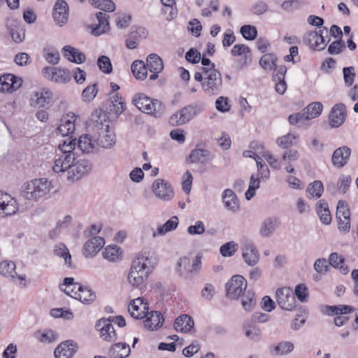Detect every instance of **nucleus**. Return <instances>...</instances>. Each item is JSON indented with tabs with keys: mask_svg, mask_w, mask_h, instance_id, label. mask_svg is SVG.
Returning a JSON list of instances; mask_svg holds the SVG:
<instances>
[{
	"mask_svg": "<svg viewBox=\"0 0 358 358\" xmlns=\"http://www.w3.org/2000/svg\"><path fill=\"white\" fill-rule=\"evenodd\" d=\"M323 109V106L320 102H313L304 108L305 113L307 114L306 119H313L318 117Z\"/></svg>",
	"mask_w": 358,
	"mask_h": 358,
	"instance_id": "46",
	"label": "nucleus"
},
{
	"mask_svg": "<svg viewBox=\"0 0 358 358\" xmlns=\"http://www.w3.org/2000/svg\"><path fill=\"white\" fill-rule=\"evenodd\" d=\"M91 167L90 162L86 159H80L73 162L70 170L68 171V180H78L91 170Z\"/></svg>",
	"mask_w": 358,
	"mask_h": 358,
	"instance_id": "10",
	"label": "nucleus"
},
{
	"mask_svg": "<svg viewBox=\"0 0 358 358\" xmlns=\"http://www.w3.org/2000/svg\"><path fill=\"white\" fill-rule=\"evenodd\" d=\"M222 201L224 206L229 210L236 212L239 209L237 196L234 192L230 189H226L222 193Z\"/></svg>",
	"mask_w": 358,
	"mask_h": 358,
	"instance_id": "32",
	"label": "nucleus"
},
{
	"mask_svg": "<svg viewBox=\"0 0 358 358\" xmlns=\"http://www.w3.org/2000/svg\"><path fill=\"white\" fill-rule=\"evenodd\" d=\"M6 28L13 40L17 43L22 42L25 38V29L23 26L15 19H8L6 22Z\"/></svg>",
	"mask_w": 358,
	"mask_h": 358,
	"instance_id": "21",
	"label": "nucleus"
},
{
	"mask_svg": "<svg viewBox=\"0 0 358 358\" xmlns=\"http://www.w3.org/2000/svg\"><path fill=\"white\" fill-rule=\"evenodd\" d=\"M52 100V92L45 89L33 93L31 97V106L34 107H48Z\"/></svg>",
	"mask_w": 358,
	"mask_h": 358,
	"instance_id": "20",
	"label": "nucleus"
},
{
	"mask_svg": "<svg viewBox=\"0 0 358 358\" xmlns=\"http://www.w3.org/2000/svg\"><path fill=\"white\" fill-rule=\"evenodd\" d=\"M97 65L99 69L104 73H110L113 70L110 59L105 55L100 56L98 58Z\"/></svg>",
	"mask_w": 358,
	"mask_h": 358,
	"instance_id": "58",
	"label": "nucleus"
},
{
	"mask_svg": "<svg viewBox=\"0 0 358 358\" xmlns=\"http://www.w3.org/2000/svg\"><path fill=\"white\" fill-rule=\"evenodd\" d=\"M75 299H78L84 303H90L96 299V294L87 287L82 285V289L76 294L75 292Z\"/></svg>",
	"mask_w": 358,
	"mask_h": 358,
	"instance_id": "43",
	"label": "nucleus"
},
{
	"mask_svg": "<svg viewBox=\"0 0 358 358\" xmlns=\"http://www.w3.org/2000/svg\"><path fill=\"white\" fill-rule=\"evenodd\" d=\"M210 73L208 77L204 78V81L201 83L202 88L208 95H217L222 88V75L217 70H213Z\"/></svg>",
	"mask_w": 358,
	"mask_h": 358,
	"instance_id": "5",
	"label": "nucleus"
},
{
	"mask_svg": "<svg viewBox=\"0 0 358 358\" xmlns=\"http://www.w3.org/2000/svg\"><path fill=\"white\" fill-rule=\"evenodd\" d=\"M145 317L146 319L144 321V325L150 330L153 331L162 325L164 318L159 311L146 312Z\"/></svg>",
	"mask_w": 358,
	"mask_h": 358,
	"instance_id": "28",
	"label": "nucleus"
},
{
	"mask_svg": "<svg viewBox=\"0 0 358 358\" xmlns=\"http://www.w3.org/2000/svg\"><path fill=\"white\" fill-rule=\"evenodd\" d=\"M78 348V344L73 340H66L59 344L55 349V358H71Z\"/></svg>",
	"mask_w": 358,
	"mask_h": 358,
	"instance_id": "12",
	"label": "nucleus"
},
{
	"mask_svg": "<svg viewBox=\"0 0 358 358\" xmlns=\"http://www.w3.org/2000/svg\"><path fill=\"white\" fill-rule=\"evenodd\" d=\"M76 117L74 113H69L61 120V123L57 127V132L62 136H73L75 131V120Z\"/></svg>",
	"mask_w": 358,
	"mask_h": 358,
	"instance_id": "17",
	"label": "nucleus"
},
{
	"mask_svg": "<svg viewBox=\"0 0 358 358\" xmlns=\"http://www.w3.org/2000/svg\"><path fill=\"white\" fill-rule=\"evenodd\" d=\"M277 57L273 54H266L263 55L259 64L265 69H273L276 66Z\"/></svg>",
	"mask_w": 358,
	"mask_h": 358,
	"instance_id": "53",
	"label": "nucleus"
},
{
	"mask_svg": "<svg viewBox=\"0 0 358 358\" xmlns=\"http://www.w3.org/2000/svg\"><path fill=\"white\" fill-rule=\"evenodd\" d=\"M316 210L320 221L324 224H329L331 222V215L327 203L323 199L319 201Z\"/></svg>",
	"mask_w": 358,
	"mask_h": 358,
	"instance_id": "37",
	"label": "nucleus"
},
{
	"mask_svg": "<svg viewBox=\"0 0 358 358\" xmlns=\"http://www.w3.org/2000/svg\"><path fill=\"white\" fill-rule=\"evenodd\" d=\"M54 254L56 256L62 257L64 259L65 264L68 267L72 268L71 255L69 249L63 243L57 244L55 246Z\"/></svg>",
	"mask_w": 358,
	"mask_h": 358,
	"instance_id": "41",
	"label": "nucleus"
},
{
	"mask_svg": "<svg viewBox=\"0 0 358 358\" xmlns=\"http://www.w3.org/2000/svg\"><path fill=\"white\" fill-rule=\"evenodd\" d=\"M296 138V136L292 133H288L276 140L278 145L283 149L288 148L293 144V141Z\"/></svg>",
	"mask_w": 358,
	"mask_h": 358,
	"instance_id": "59",
	"label": "nucleus"
},
{
	"mask_svg": "<svg viewBox=\"0 0 358 358\" xmlns=\"http://www.w3.org/2000/svg\"><path fill=\"white\" fill-rule=\"evenodd\" d=\"M97 136L96 137V142L97 147L103 148H110L115 143V134L109 131V127L106 125L105 127L103 126L98 129Z\"/></svg>",
	"mask_w": 358,
	"mask_h": 358,
	"instance_id": "18",
	"label": "nucleus"
},
{
	"mask_svg": "<svg viewBox=\"0 0 358 358\" xmlns=\"http://www.w3.org/2000/svg\"><path fill=\"white\" fill-rule=\"evenodd\" d=\"M42 71L45 77L56 83H65L71 80L70 72L65 69L45 66L43 69Z\"/></svg>",
	"mask_w": 358,
	"mask_h": 358,
	"instance_id": "11",
	"label": "nucleus"
},
{
	"mask_svg": "<svg viewBox=\"0 0 358 358\" xmlns=\"http://www.w3.org/2000/svg\"><path fill=\"white\" fill-rule=\"evenodd\" d=\"M241 250L243 259L248 266H253L258 263L259 254L251 241H245Z\"/></svg>",
	"mask_w": 358,
	"mask_h": 358,
	"instance_id": "14",
	"label": "nucleus"
},
{
	"mask_svg": "<svg viewBox=\"0 0 358 358\" xmlns=\"http://www.w3.org/2000/svg\"><path fill=\"white\" fill-rule=\"evenodd\" d=\"M110 102L113 109L110 108V110H114L116 114L122 113L125 109V104L122 100V97L118 94H114L110 96ZM111 107V105H110Z\"/></svg>",
	"mask_w": 358,
	"mask_h": 358,
	"instance_id": "52",
	"label": "nucleus"
},
{
	"mask_svg": "<svg viewBox=\"0 0 358 358\" xmlns=\"http://www.w3.org/2000/svg\"><path fill=\"white\" fill-rule=\"evenodd\" d=\"M76 146V138L70 136L64 140L62 143L59 145V149L60 150L62 154L66 155L67 154H75L73 150H75Z\"/></svg>",
	"mask_w": 358,
	"mask_h": 358,
	"instance_id": "47",
	"label": "nucleus"
},
{
	"mask_svg": "<svg viewBox=\"0 0 358 358\" xmlns=\"http://www.w3.org/2000/svg\"><path fill=\"white\" fill-rule=\"evenodd\" d=\"M2 202L3 205L1 207V213L2 212L4 216H11L17 212L19 205L15 199L10 195L5 194Z\"/></svg>",
	"mask_w": 358,
	"mask_h": 358,
	"instance_id": "29",
	"label": "nucleus"
},
{
	"mask_svg": "<svg viewBox=\"0 0 358 358\" xmlns=\"http://www.w3.org/2000/svg\"><path fill=\"white\" fill-rule=\"evenodd\" d=\"M97 92L96 84L89 85L83 91L82 97L85 101H91L96 96Z\"/></svg>",
	"mask_w": 358,
	"mask_h": 358,
	"instance_id": "61",
	"label": "nucleus"
},
{
	"mask_svg": "<svg viewBox=\"0 0 358 358\" xmlns=\"http://www.w3.org/2000/svg\"><path fill=\"white\" fill-rule=\"evenodd\" d=\"M92 5L106 12H113L115 10V4L112 0H92Z\"/></svg>",
	"mask_w": 358,
	"mask_h": 358,
	"instance_id": "51",
	"label": "nucleus"
},
{
	"mask_svg": "<svg viewBox=\"0 0 358 358\" xmlns=\"http://www.w3.org/2000/svg\"><path fill=\"white\" fill-rule=\"evenodd\" d=\"M241 34L246 40L252 41L257 36V29L255 26L247 24L241 28Z\"/></svg>",
	"mask_w": 358,
	"mask_h": 358,
	"instance_id": "54",
	"label": "nucleus"
},
{
	"mask_svg": "<svg viewBox=\"0 0 358 358\" xmlns=\"http://www.w3.org/2000/svg\"><path fill=\"white\" fill-rule=\"evenodd\" d=\"M110 320H99L95 325V328L100 333V337L108 342H115L117 338V334Z\"/></svg>",
	"mask_w": 358,
	"mask_h": 358,
	"instance_id": "13",
	"label": "nucleus"
},
{
	"mask_svg": "<svg viewBox=\"0 0 358 358\" xmlns=\"http://www.w3.org/2000/svg\"><path fill=\"white\" fill-rule=\"evenodd\" d=\"M0 274L7 278H15L17 275L15 272V264L12 261H2L0 263Z\"/></svg>",
	"mask_w": 358,
	"mask_h": 358,
	"instance_id": "45",
	"label": "nucleus"
},
{
	"mask_svg": "<svg viewBox=\"0 0 358 358\" xmlns=\"http://www.w3.org/2000/svg\"><path fill=\"white\" fill-rule=\"evenodd\" d=\"M132 103L141 111L155 117L160 116L164 110V105L157 99H152L143 93L135 94Z\"/></svg>",
	"mask_w": 358,
	"mask_h": 358,
	"instance_id": "3",
	"label": "nucleus"
},
{
	"mask_svg": "<svg viewBox=\"0 0 358 358\" xmlns=\"http://www.w3.org/2000/svg\"><path fill=\"white\" fill-rule=\"evenodd\" d=\"M152 192L159 199L170 201L174 196V192L169 182L163 179L156 180L152 185Z\"/></svg>",
	"mask_w": 358,
	"mask_h": 358,
	"instance_id": "9",
	"label": "nucleus"
},
{
	"mask_svg": "<svg viewBox=\"0 0 358 358\" xmlns=\"http://www.w3.org/2000/svg\"><path fill=\"white\" fill-rule=\"evenodd\" d=\"M105 241L101 236H94L89 239L83 245V252L85 257L96 255L104 245Z\"/></svg>",
	"mask_w": 358,
	"mask_h": 358,
	"instance_id": "19",
	"label": "nucleus"
},
{
	"mask_svg": "<svg viewBox=\"0 0 358 358\" xmlns=\"http://www.w3.org/2000/svg\"><path fill=\"white\" fill-rule=\"evenodd\" d=\"M350 155L351 149L347 145H343L336 149L331 157L333 165L337 168L343 167L348 163Z\"/></svg>",
	"mask_w": 358,
	"mask_h": 358,
	"instance_id": "23",
	"label": "nucleus"
},
{
	"mask_svg": "<svg viewBox=\"0 0 358 358\" xmlns=\"http://www.w3.org/2000/svg\"><path fill=\"white\" fill-rule=\"evenodd\" d=\"M275 299L278 306L285 310H292L296 306V299L289 287H282L277 289Z\"/></svg>",
	"mask_w": 358,
	"mask_h": 358,
	"instance_id": "7",
	"label": "nucleus"
},
{
	"mask_svg": "<svg viewBox=\"0 0 358 358\" xmlns=\"http://www.w3.org/2000/svg\"><path fill=\"white\" fill-rule=\"evenodd\" d=\"M57 338L58 334L55 331L51 329H48L41 333V337L39 338V341L41 343H50L55 342L57 340Z\"/></svg>",
	"mask_w": 358,
	"mask_h": 358,
	"instance_id": "63",
	"label": "nucleus"
},
{
	"mask_svg": "<svg viewBox=\"0 0 358 358\" xmlns=\"http://www.w3.org/2000/svg\"><path fill=\"white\" fill-rule=\"evenodd\" d=\"M131 352L130 347L126 343H117L112 345L108 352L110 358H126Z\"/></svg>",
	"mask_w": 358,
	"mask_h": 358,
	"instance_id": "31",
	"label": "nucleus"
},
{
	"mask_svg": "<svg viewBox=\"0 0 358 358\" xmlns=\"http://www.w3.org/2000/svg\"><path fill=\"white\" fill-rule=\"evenodd\" d=\"M259 188V180L258 178H255L252 175L250 177V184L248 189L245 192V199L247 200H250L255 195V192L257 189Z\"/></svg>",
	"mask_w": 358,
	"mask_h": 358,
	"instance_id": "60",
	"label": "nucleus"
},
{
	"mask_svg": "<svg viewBox=\"0 0 358 358\" xmlns=\"http://www.w3.org/2000/svg\"><path fill=\"white\" fill-rule=\"evenodd\" d=\"M158 259L151 249H144L132 262L128 282L134 287L141 289L148 275L157 265Z\"/></svg>",
	"mask_w": 358,
	"mask_h": 358,
	"instance_id": "1",
	"label": "nucleus"
},
{
	"mask_svg": "<svg viewBox=\"0 0 358 358\" xmlns=\"http://www.w3.org/2000/svg\"><path fill=\"white\" fill-rule=\"evenodd\" d=\"M324 31L327 32L326 27H322L319 31H312L306 33L303 38V42L313 50L321 51L325 48Z\"/></svg>",
	"mask_w": 358,
	"mask_h": 358,
	"instance_id": "8",
	"label": "nucleus"
},
{
	"mask_svg": "<svg viewBox=\"0 0 358 358\" xmlns=\"http://www.w3.org/2000/svg\"><path fill=\"white\" fill-rule=\"evenodd\" d=\"M243 308L246 311H251L256 305L255 293L250 291L246 292L241 300Z\"/></svg>",
	"mask_w": 358,
	"mask_h": 358,
	"instance_id": "50",
	"label": "nucleus"
},
{
	"mask_svg": "<svg viewBox=\"0 0 358 358\" xmlns=\"http://www.w3.org/2000/svg\"><path fill=\"white\" fill-rule=\"evenodd\" d=\"M203 110V106L202 104L194 103L188 105L173 114L169 118V123L172 126L185 124L201 113Z\"/></svg>",
	"mask_w": 358,
	"mask_h": 358,
	"instance_id": "4",
	"label": "nucleus"
},
{
	"mask_svg": "<svg viewBox=\"0 0 358 358\" xmlns=\"http://www.w3.org/2000/svg\"><path fill=\"white\" fill-rule=\"evenodd\" d=\"M210 153L205 149H194L189 155V161L191 163L203 164L210 159Z\"/></svg>",
	"mask_w": 358,
	"mask_h": 358,
	"instance_id": "38",
	"label": "nucleus"
},
{
	"mask_svg": "<svg viewBox=\"0 0 358 358\" xmlns=\"http://www.w3.org/2000/svg\"><path fill=\"white\" fill-rule=\"evenodd\" d=\"M173 327L177 331L187 333L193 328L194 320L189 315L182 314L176 319Z\"/></svg>",
	"mask_w": 358,
	"mask_h": 358,
	"instance_id": "30",
	"label": "nucleus"
},
{
	"mask_svg": "<svg viewBox=\"0 0 358 358\" xmlns=\"http://www.w3.org/2000/svg\"><path fill=\"white\" fill-rule=\"evenodd\" d=\"M69 16V6L64 0H57L54 6L52 17L55 22L59 26L67 22Z\"/></svg>",
	"mask_w": 358,
	"mask_h": 358,
	"instance_id": "16",
	"label": "nucleus"
},
{
	"mask_svg": "<svg viewBox=\"0 0 358 358\" xmlns=\"http://www.w3.org/2000/svg\"><path fill=\"white\" fill-rule=\"evenodd\" d=\"M346 116V108L343 103L336 104L329 114V124L331 127H338L343 124Z\"/></svg>",
	"mask_w": 358,
	"mask_h": 358,
	"instance_id": "22",
	"label": "nucleus"
},
{
	"mask_svg": "<svg viewBox=\"0 0 358 358\" xmlns=\"http://www.w3.org/2000/svg\"><path fill=\"white\" fill-rule=\"evenodd\" d=\"M324 191L323 184L320 180H315L308 185L306 192L313 198H320Z\"/></svg>",
	"mask_w": 358,
	"mask_h": 358,
	"instance_id": "49",
	"label": "nucleus"
},
{
	"mask_svg": "<svg viewBox=\"0 0 358 358\" xmlns=\"http://www.w3.org/2000/svg\"><path fill=\"white\" fill-rule=\"evenodd\" d=\"M78 148L83 153H91L96 151L98 148L96 139H92L89 134H83L80 136L76 143Z\"/></svg>",
	"mask_w": 358,
	"mask_h": 358,
	"instance_id": "26",
	"label": "nucleus"
},
{
	"mask_svg": "<svg viewBox=\"0 0 358 358\" xmlns=\"http://www.w3.org/2000/svg\"><path fill=\"white\" fill-rule=\"evenodd\" d=\"M22 84V80L13 74H6L0 77V90L12 93L18 90Z\"/></svg>",
	"mask_w": 358,
	"mask_h": 358,
	"instance_id": "15",
	"label": "nucleus"
},
{
	"mask_svg": "<svg viewBox=\"0 0 358 358\" xmlns=\"http://www.w3.org/2000/svg\"><path fill=\"white\" fill-rule=\"evenodd\" d=\"M121 255L120 248L117 246H107L103 252V257L109 262H116Z\"/></svg>",
	"mask_w": 358,
	"mask_h": 358,
	"instance_id": "48",
	"label": "nucleus"
},
{
	"mask_svg": "<svg viewBox=\"0 0 358 358\" xmlns=\"http://www.w3.org/2000/svg\"><path fill=\"white\" fill-rule=\"evenodd\" d=\"M164 8L162 9L164 14L169 13L167 20H171L177 16L178 11L175 0H161Z\"/></svg>",
	"mask_w": 358,
	"mask_h": 358,
	"instance_id": "42",
	"label": "nucleus"
},
{
	"mask_svg": "<svg viewBox=\"0 0 358 358\" xmlns=\"http://www.w3.org/2000/svg\"><path fill=\"white\" fill-rule=\"evenodd\" d=\"M245 336L252 342H259L262 339V331L252 321H246L242 327Z\"/></svg>",
	"mask_w": 358,
	"mask_h": 358,
	"instance_id": "25",
	"label": "nucleus"
},
{
	"mask_svg": "<svg viewBox=\"0 0 358 358\" xmlns=\"http://www.w3.org/2000/svg\"><path fill=\"white\" fill-rule=\"evenodd\" d=\"M246 288V280L242 275H234L226 284V295L231 299H236Z\"/></svg>",
	"mask_w": 358,
	"mask_h": 358,
	"instance_id": "6",
	"label": "nucleus"
},
{
	"mask_svg": "<svg viewBox=\"0 0 358 358\" xmlns=\"http://www.w3.org/2000/svg\"><path fill=\"white\" fill-rule=\"evenodd\" d=\"M64 57L71 62L82 64L85 59V55L78 49L71 45H65L62 48Z\"/></svg>",
	"mask_w": 358,
	"mask_h": 358,
	"instance_id": "27",
	"label": "nucleus"
},
{
	"mask_svg": "<svg viewBox=\"0 0 358 358\" xmlns=\"http://www.w3.org/2000/svg\"><path fill=\"white\" fill-rule=\"evenodd\" d=\"M354 70L355 69L353 66L344 67L343 69L344 81L347 86H351L353 83L356 76Z\"/></svg>",
	"mask_w": 358,
	"mask_h": 358,
	"instance_id": "64",
	"label": "nucleus"
},
{
	"mask_svg": "<svg viewBox=\"0 0 358 358\" xmlns=\"http://www.w3.org/2000/svg\"><path fill=\"white\" fill-rule=\"evenodd\" d=\"M321 311L324 315L332 316L350 313L354 311V308L348 305L324 306Z\"/></svg>",
	"mask_w": 358,
	"mask_h": 358,
	"instance_id": "33",
	"label": "nucleus"
},
{
	"mask_svg": "<svg viewBox=\"0 0 358 358\" xmlns=\"http://www.w3.org/2000/svg\"><path fill=\"white\" fill-rule=\"evenodd\" d=\"M352 178L350 176H341L337 183L338 190L342 194H345L348 189Z\"/></svg>",
	"mask_w": 358,
	"mask_h": 358,
	"instance_id": "62",
	"label": "nucleus"
},
{
	"mask_svg": "<svg viewBox=\"0 0 358 358\" xmlns=\"http://www.w3.org/2000/svg\"><path fill=\"white\" fill-rule=\"evenodd\" d=\"M294 349V344L289 341H282L276 346L270 348L271 354L284 355L290 353Z\"/></svg>",
	"mask_w": 358,
	"mask_h": 358,
	"instance_id": "44",
	"label": "nucleus"
},
{
	"mask_svg": "<svg viewBox=\"0 0 358 358\" xmlns=\"http://www.w3.org/2000/svg\"><path fill=\"white\" fill-rule=\"evenodd\" d=\"M75 154H61L58 158L55 160L52 170L57 173H64L70 170L73 162H75Z\"/></svg>",
	"mask_w": 358,
	"mask_h": 358,
	"instance_id": "24",
	"label": "nucleus"
},
{
	"mask_svg": "<svg viewBox=\"0 0 358 358\" xmlns=\"http://www.w3.org/2000/svg\"><path fill=\"white\" fill-rule=\"evenodd\" d=\"M96 17L99 24L92 28V34L94 36H99L109 29V22L108 21L109 16L102 12H98L96 14Z\"/></svg>",
	"mask_w": 358,
	"mask_h": 358,
	"instance_id": "36",
	"label": "nucleus"
},
{
	"mask_svg": "<svg viewBox=\"0 0 358 358\" xmlns=\"http://www.w3.org/2000/svg\"><path fill=\"white\" fill-rule=\"evenodd\" d=\"M237 250L238 244L234 241H230L222 245L220 248V252L224 257H231Z\"/></svg>",
	"mask_w": 358,
	"mask_h": 358,
	"instance_id": "57",
	"label": "nucleus"
},
{
	"mask_svg": "<svg viewBox=\"0 0 358 358\" xmlns=\"http://www.w3.org/2000/svg\"><path fill=\"white\" fill-rule=\"evenodd\" d=\"M350 211L348 205L345 201H339L337 205L336 218L337 220L350 218Z\"/></svg>",
	"mask_w": 358,
	"mask_h": 358,
	"instance_id": "55",
	"label": "nucleus"
},
{
	"mask_svg": "<svg viewBox=\"0 0 358 358\" xmlns=\"http://www.w3.org/2000/svg\"><path fill=\"white\" fill-rule=\"evenodd\" d=\"M278 224L279 221L276 217H268L262 224L259 229L260 235L263 237L270 236L275 231Z\"/></svg>",
	"mask_w": 358,
	"mask_h": 358,
	"instance_id": "35",
	"label": "nucleus"
},
{
	"mask_svg": "<svg viewBox=\"0 0 358 358\" xmlns=\"http://www.w3.org/2000/svg\"><path fill=\"white\" fill-rule=\"evenodd\" d=\"M178 223L179 221L178 217L173 216L163 225L159 226L157 231H153L152 236L155 238L157 236H164L166 233L173 231L177 228Z\"/></svg>",
	"mask_w": 358,
	"mask_h": 358,
	"instance_id": "34",
	"label": "nucleus"
},
{
	"mask_svg": "<svg viewBox=\"0 0 358 358\" xmlns=\"http://www.w3.org/2000/svg\"><path fill=\"white\" fill-rule=\"evenodd\" d=\"M134 76L138 80H144L148 75L147 65L141 60L134 61L131 66Z\"/></svg>",
	"mask_w": 358,
	"mask_h": 358,
	"instance_id": "39",
	"label": "nucleus"
},
{
	"mask_svg": "<svg viewBox=\"0 0 358 358\" xmlns=\"http://www.w3.org/2000/svg\"><path fill=\"white\" fill-rule=\"evenodd\" d=\"M52 187L51 182L47 178H36L24 185L22 195L27 200L38 201L46 196Z\"/></svg>",
	"mask_w": 358,
	"mask_h": 358,
	"instance_id": "2",
	"label": "nucleus"
},
{
	"mask_svg": "<svg viewBox=\"0 0 358 358\" xmlns=\"http://www.w3.org/2000/svg\"><path fill=\"white\" fill-rule=\"evenodd\" d=\"M146 65L150 71L161 72L164 68L163 62L157 54H150L148 56Z\"/></svg>",
	"mask_w": 358,
	"mask_h": 358,
	"instance_id": "40",
	"label": "nucleus"
},
{
	"mask_svg": "<svg viewBox=\"0 0 358 358\" xmlns=\"http://www.w3.org/2000/svg\"><path fill=\"white\" fill-rule=\"evenodd\" d=\"M345 48V42L342 38H339L331 43L327 49L329 55H338L341 53Z\"/></svg>",
	"mask_w": 358,
	"mask_h": 358,
	"instance_id": "56",
	"label": "nucleus"
}]
</instances>
